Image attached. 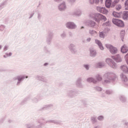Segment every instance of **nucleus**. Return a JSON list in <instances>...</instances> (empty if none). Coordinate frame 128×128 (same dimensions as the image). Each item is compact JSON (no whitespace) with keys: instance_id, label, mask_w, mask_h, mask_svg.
I'll return each instance as SVG.
<instances>
[{"instance_id":"nucleus-1","label":"nucleus","mask_w":128,"mask_h":128,"mask_svg":"<svg viewBox=\"0 0 128 128\" xmlns=\"http://www.w3.org/2000/svg\"><path fill=\"white\" fill-rule=\"evenodd\" d=\"M104 78L103 84H110V82H114L116 80H118V76L112 72H108L106 73Z\"/></svg>"},{"instance_id":"nucleus-2","label":"nucleus","mask_w":128,"mask_h":128,"mask_svg":"<svg viewBox=\"0 0 128 128\" xmlns=\"http://www.w3.org/2000/svg\"><path fill=\"white\" fill-rule=\"evenodd\" d=\"M91 18L95 20L96 22H100L102 20L104 22H106V17L100 13H94L91 14Z\"/></svg>"},{"instance_id":"nucleus-3","label":"nucleus","mask_w":128,"mask_h":128,"mask_svg":"<svg viewBox=\"0 0 128 128\" xmlns=\"http://www.w3.org/2000/svg\"><path fill=\"white\" fill-rule=\"evenodd\" d=\"M54 32L52 31H49L48 32L47 36H46V42L47 44L50 46L52 44V39L54 38Z\"/></svg>"},{"instance_id":"nucleus-4","label":"nucleus","mask_w":128,"mask_h":128,"mask_svg":"<svg viewBox=\"0 0 128 128\" xmlns=\"http://www.w3.org/2000/svg\"><path fill=\"white\" fill-rule=\"evenodd\" d=\"M112 22L114 24L117 26L119 28H124V23L122 20L118 18H113L112 19Z\"/></svg>"},{"instance_id":"nucleus-5","label":"nucleus","mask_w":128,"mask_h":128,"mask_svg":"<svg viewBox=\"0 0 128 128\" xmlns=\"http://www.w3.org/2000/svg\"><path fill=\"white\" fill-rule=\"evenodd\" d=\"M106 46L108 50H109L112 54H116L118 53V48L112 45L106 44Z\"/></svg>"},{"instance_id":"nucleus-6","label":"nucleus","mask_w":128,"mask_h":128,"mask_svg":"<svg viewBox=\"0 0 128 128\" xmlns=\"http://www.w3.org/2000/svg\"><path fill=\"white\" fill-rule=\"evenodd\" d=\"M28 78V76H18L14 78L13 80H18L16 86H20V82H22L24 78Z\"/></svg>"},{"instance_id":"nucleus-7","label":"nucleus","mask_w":128,"mask_h":128,"mask_svg":"<svg viewBox=\"0 0 128 128\" xmlns=\"http://www.w3.org/2000/svg\"><path fill=\"white\" fill-rule=\"evenodd\" d=\"M65 26L68 30H76L77 28L76 24L72 22H67Z\"/></svg>"},{"instance_id":"nucleus-8","label":"nucleus","mask_w":128,"mask_h":128,"mask_svg":"<svg viewBox=\"0 0 128 128\" xmlns=\"http://www.w3.org/2000/svg\"><path fill=\"white\" fill-rule=\"evenodd\" d=\"M68 50L72 54H76V52H78V50H76V44L71 43L68 46Z\"/></svg>"},{"instance_id":"nucleus-9","label":"nucleus","mask_w":128,"mask_h":128,"mask_svg":"<svg viewBox=\"0 0 128 128\" xmlns=\"http://www.w3.org/2000/svg\"><path fill=\"white\" fill-rule=\"evenodd\" d=\"M78 94V91L76 90H68L67 92V96L68 98H74Z\"/></svg>"},{"instance_id":"nucleus-10","label":"nucleus","mask_w":128,"mask_h":128,"mask_svg":"<svg viewBox=\"0 0 128 128\" xmlns=\"http://www.w3.org/2000/svg\"><path fill=\"white\" fill-rule=\"evenodd\" d=\"M106 62L112 68H116V64L112 59L108 58L106 59Z\"/></svg>"},{"instance_id":"nucleus-11","label":"nucleus","mask_w":128,"mask_h":128,"mask_svg":"<svg viewBox=\"0 0 128 128\" xmlns=\"http://www.w3.org/2000/svg\"><path fill=\"white\" fill-rule=\"evenodd\" d=\"M58 10L60 12H64L66 10V2H63L62 3L60 4L58 6Z\"/></svg>"},{"instance_id":"nucleus-12","label":"nucleus","mask_w":128,"mask_h":128,"mask_svg":"<svg viewBox=\"0 0 128 128\" xmlns=\"http://www.w3.org/2000/svg\"><path fill=\"white\" fill-rule=\"evenodd\" d=\"M97 10L99 12H102V14H108V11L106 8L104 7H97L96 8Z\"/></svg>"},{"instance_id":"nucleus-13","label":"nucleus","mask_w":128,"mask_h":128,"mask_svg":"<svg viewBox=\"0 0 128 128\" xmlns=\"http://www.w3.org/2000/svg\"><path fill=\"white\" fill-rule=\"evenodd\" d=\"M112 58L116 62H122V59L120 54L112 56Z\"/></svg>"},{"instance_id":"nucleus-14","label":"nucleus","mask_w":128,"mask_h":128,"mask_svg":"<svg viewBox=\"0 0 128 128\" xmlns=\"http://www.w3.org/2000/svg\"><path fill=\"white\" fill-rule=\"evenodd\" d=\"M72 15L75 16H82V11L80 9H76L73 12Z\"/></svg>"},{"instance_id":"nucleus-15","label":"nucleus","mask_w":128,"mask_h":128,"mask_svg":"<svg viewBox=\"0 0 128 128\" xmlns=\"http://www.w3.org/2000/svg\"><path fill=\"white\" fill-rule=\"evenodd\" d=\"M96 22L92 20H88L86 22V24L90 28H94V26H96Z\"/></svg>"},{"instance_id":"nucleus-16","label":"nucleus","mask_w":128,"mask_h":128,"mask_svg":"<svg viewBox=\"0 0 128 128\" xmlns=\"http://www.w3.org/2000/svg\"><path fill=\"white\" fill-rule=\"evenodd\" d=\"M36 80H40L44 82H48V80L46 79V78L42 76H36Z\"/></svg>"},{"instance_id":"nucleus-17","label":"nucleus","mask_w":128,"mask_h":128,"mask_svg":"<svg viewBox=\"0 0 128 128\" xmlns=\"http://www.w3.org/2000/svg\"><path fill=\"white\" fill-rule=\"evenodd\" d=\"M120 52L122 54H126L128 52V46L126 44L123 45L120 48Z\"/></svg>"},{"instance_id":"nucleus-18","label":"nucleus","mask_w":128,"mask_h":128,"mask_svg":"<svg viewBox=\"0 0 128 128\" xmlns=\"http://www.w3.org/2000/svg\"><path fill=\"white\" fill-rule=\"evenodd\" d=\"M90 56H92V58H95L96 56V50L94 49V48H90Z\"/></svg>"},{"instance_id":"nucleus-19","label":"nucleus","mask_w":128,"mask_h":128,"mask_svg":"<svg viewBox=\"0 0 128 128\" xmlns=\"http://www.w3.org/2000/svg\"><path fill=\"white\" fill-rule=\"evenodd\" d=\"M95 42L98 44V46L99 47V48L101 50H104V46H102V42L100 40H95Z\"/></svg>"},{"instance_id":"nucleus-20","label":"nucleus","mask_w":128,"mask_h":128,"mask_svg":"<svg viewBox=\"0 0 128 128\" xmlns=\"http://www.w3.org/2000/svg\"><path fill=\"white\" fill-rule=\"evenodd\" d=\"M112 16H114V18H122V12H116L114 11L112 13Z\"/></svg>"},{"instance_id":"nucleus-21","label":"nucleus","mask_w":128,"mask_h":128,"mask_svg":"<svg viewBox=\"0 0 128 128\" xmlns=\"http://www.w3.org/2000/svg\"><path fill=\"white\" fill-rule=\"evenodd\" d=\"M82 80L81 78H79L77 79L76 81V86L78 88H82Z\"/></svg>"},{"instance_id":"nucleus-22","label":"nucleus","mask_w":128,"mask_h":128,"mask_svg":"<svg viewBox=\"0 0 128 128\" xmlns=\"http://www.w3.org/2000/svg\"><path fill=\"white\" fill-rule=\"evenodd\" d=\"M90 120L92 124H98V120H96V116H91Z\"/></svg>"},{"instance_id":"nucleus-23","label":"nucleus","mask_w":128,"mask_h":128,"mask_svg":"<svg viewBox=\"0 0 128 128\" xmlns=\"http://www.w3.org/2000/svg\"><path fill=\"white\" fill-rule=\"evenodd\" d=\"M120 68L122 71L124 72V74H128V68L126 65H123L120 66Z\"/></svg>"},{"instance_id":"nucleus-24","label":"nucleus","mask_w":128,"mask_h":128,"mask_svg":"<svg viewBox=\"0 0 128 128\" xmlns=\"http://www.w3.org/2000/svg\"><path fill=\"white\" fill-rule=\"evenodd\" d=\"M122 18L124 19L125 20H128V11H124L122 12Z\"/></svg>"},{"instance_id":"nucleus-25","label":"nucleus","mask_w":128,"mask_h":128,"mask_svg":"<svg viewBox=\"0 0 128 128\" xmlns=\"http://www.w3.org/2000/svg\"><path fill=\"white\" fill-rule=\"evenodd\" d=\"M52 122V124H62V121L60 120H49L46 122Z\"/></svg>"},{"instance_id":"nucleus-26","label":"nucleus","mask_w":128,"mask_h":128,"mask_svg":"<svg viewBox=\"0 0 128 128\" xmlns=\"http://www.w3.org/2000/svg\"><path fill=\"white\" fill-rule=\"evenodd\" d=\"M54 105L52 104H46L44 106L41 108L40 110H46L47 108H52Z\"/></svg>"},{"instance_id":"nucleus-27","label":"nucleus","mask_w":128,"mask_h":128,"mask_svg":"<svg viewBox=\"0 0 128 128\" xmlns=\"http://www.w3.org/2000/svg\"><path fill=\"white\" fill-rule=\"evenodd\" d=\"M125 34H126V31L124 30H121L120 32V37L122 42H124V38Z\"/></svg>"},{"instance_id":"nucleus-28","label":"nucleus","mask_w":128,"mask_h":128,"mask_svg":"<svg viewBox=\"0 0 128 128\" xmlns=\"http://www.w3.org/2000/svg\"><path fill=\"white\" fill-rule=\"evenodd\" d=\"M87 82H93V84H96L97 81L93 78H87Z\"/></svg>"},{"instance_id":"nucleus-29","label":"nucleus","mask_w":128,"mask_h":128,"mask_svg":"<svg viewBox=\"0 0 128 128\" xmlns=\"http://www.w3.org/2000/svg\"><path fill=\"white\" fill-rule=\"evenodd\" d=\"M120 77L122 82H128V77H126L124 74H122L120 75Z\"/></svg>"},{"instance_id":"nucleus-30","label":"nucleus","mask_w":128,"mask_h":128,"mask_svg":"<svg viewBox=\"0 0 128 128\" xmlns=\"http://www.w3.org/2000/svg\"><path fill=\"white\" fill-rule=\"evenodd\" d=\"M8 4V0H5L2 3L0 4V10H2L4 8V6H6Z\"/></svg>"},{"instance_id":"nucleus-31","label":"nucleus","mask_w":128,"mask_h":128,"mask_svg":"<svg viewBox=\"0 0 128 128\" xmlns=\"http://www.w3.org/2000/svg\"><path fill=\"white\" fill-rule=\"evenodd\" d=\"M105 66L104 62H100L97 63L96 66L98 68H104V66Z\"/></svg>"},{"instance_id":"nucleus-32","label":"nucleus","mask_w":128,"mask_h":128,"mask_svg":"<svg viewBox=\"0 0 128 128\" xmlns=\"http://www.w3.org/2000/svg\"><path fill=\"white\" fill-rule=\"evenodd\" d=\"M60 36L62 40H64V38H66L67 34H66V32L64 31L60 34Z\"/></svg>"},{"instance_id":"nucleus-33","label":"nucleus","mask_w":128,"mask_h":128,"mask_svg":"<svg viewBox=\"0 0 128 128\" xmlns=\"http://www.w3.org/2000/svg\"><path fill=\"white\" fill-rule=\"evenodd\" d=\"M42 120H44V119H41L38 122L40 124V125H38L36 126V128H42V126L44 125V124L42 123Z\"/></svg>"},{"instance_id":"nucleus-34","label":"nucleus","mask_w":128,"mask_h":128,"mask_svg":"<svg viewBox=\"0 0 128 128\" xmlns=\"http://www.w3.org/2000/svg\"><path fill=\"white\" fill-rule=\"evenodd\" d=\"M120 102H126V97L124 96H120Z\"/></svg>"},{"instance_id":"nucleus-35","label":"nucleus","mask_w":128,"mask_h":128,"mask_svg":"<svg viewBox=\"0 0 128 128\" xmlns=\"http://www.w3.org/2000/svg\"><path fill=\"white\" fill-rule=\"evenodd\" d=\"M44 50L46 54H50V50H48L46 46L44 47Z\"/></svg>"},{"instance_id":"nucleus-36","label":"nucleus","mask_w":128,"mask_h":128,"mask_svg":"<svg viewBox=\"0 0 128 128\" xmlns=\"http://www.w3.org/2000/svg\"><path fill=\"white\" fill-rule=\"evenodd\" d=\"M97 119L100 122H102L104 120V117L103 116H100L97 118Z\"/></svg>"},{"instance_id":"nucleus-37","label":"nucleus","mask_w":128,"mask_h":128,"mask_svg":"<svg viewBox=\"0 0 128 128\" xmlns=\"http://www.w3.org/2000/svg\"><path fill=\"white\" fill-rule=\"evenodd\" d=\"M96 78L97 80H98V82H100V81L102 80V76H100V74L96 76Z\"/></svg>"},{"instance_id":"nucleus-38","label":"nucleus","mask_w":128,"mask_h":128,"mask_svg":"<svg viewBox=\"0 0 128 128\" xmlns=\"http://www.w3.org/2000/svg\"><path fill=\"white\" fill-rule=\"evenodd\" d=\"M26 126L27 128H34V124H27Z\"/></svg>"},{"instance_id":"nucleus-39","label":"nucleus","mask_w":128,"mask_h":128,"mask_svg":"<svg viewBox=\"0 0 128 128\" xmlns=\"http://www.w3.org/2000/svg\"><path fill=\"white\" fill-rule=\"evenodd\" d=\"M106 94H112L114 91H112V90H106Z\"/></svg>"},{"instance_id":"nucleus-40","label":"nucleus","mask_w":128,"mask_h":128,"mask_svg":"<svg viewBox=\"0 0 128 128\" xmlns=\"http://www.w3.org/2000/svg\"><path fill=\"white\" fill-rule=\"evenodd\" d=\"M94 90H97V92H102V88L98 86L94 87Z\"/></svg>"},{"instance_id":"nucleus-41","label":"nucleus","mask_w":128,"mask_h":128,"mask_svg":"<svg viewBox=\"0 0 128 128\" xmlns=\"http://www.w3.org/2000/svg\"><path fill=\"white\" fill-rule=\"evenodd\" d=\"M103 26H110V20H108L105 23H104Z\"/></svg>"},{"instance_id":"nucleus-42","label":"nucleus","mask_w":128,"mask_h":128,"mask_svg":"<svg viewBox=\"0 0 128 128\" xmlns=\"http://www.w3.org/2000/svg\"><path fill=\"white\" fill-rule=\"evenodd\" d=\"M125 10H128V0H126L124 2Z\"/></svg>"},{"instance_id":"nucleus-43","label":"nucleus","mask_w":128,"mask_h":128,"mask_svg":"<svg viewBox=\"0 0 128 128\" xmlns=\"http://www.w3.org/2000/svg\"><path fill=\"white\" fill-rule=\"evenodd\" d=\"M81 102L83 104L84 106H88V103L86 102V100H82Z\"/></svg>"},{"instance_id":"nucleus-44","label":"nucleus","mask_w":128,"mask_h":128,"mask_svg":"<svg viewBox=\"0 0 128 128\" xmlns=\"http://www.w3.org/2000/svg\"><path fill=\"white\" fill-rule=\"evenodd\" d=\"M118 2L114 0L112 4H111V8H114V6H116V4H118Z\"/></svg>"},{"instance_id":"nucleus-45","label":"nucleus","mask_w":128,"mask_h":128,"mask_svg":"<svg viewBox=\"0 0 128 128\" xmlns=\"http://www.w3.org/2000/svg\"><path fill=\"white\" fill-rule=\"evenodd\" d=\"M89 34H91V36H93L94 34H96V32L94 30H90Z\"/></svg>"},{"instance_id":"nucleus-46","label":"nucleus","mask_w":128,"mask_h":128,"mask_svg":"<svg viewBox=\"0 0 128 128\" xmlns=\"http://www.w3.org/2000/svg\"><path fill=\"white\" fill-rule=\"evenodd\" d=\"M68 2L69 4H74V2H76V0H66Z\"/></svg>"},{"instance_id":"nucleus-47","label":"nucleus","mask_w":128,"mask_h":128,"mask_svg":"<svg viewBox=\"0 0 128 128\" xmlns=\"http://www.w3.org/2000/svg\"><path fill=\"white\" fill-rule=\"evenodd\" d=\"M68 36L69 38H72L74 36V34H72V32L70 31L68 32Z\"/></svg>"},{"instance_id":"nucleus-48","label":"nucleus","mask_w":128,"mask_h":128,"mask_svg":"<svg viewBox=\"0 0 128 128\" xmlns=\"http://www.w3.org/2000/svg\"><path fill=\"white\" fill-rule=\"evenodd\" d=\"M42 14H40V13H38V20H42Z\"/></svg>"},{"instance_id":"nucleus-49","label":"nucleus","mask_w":128,"mask_h":128,"mask_svg":"<svg viewBox=\"0 0 128 128\" xmlns=\"http://www.w3.org/2000/svg\"><path fill=\"white\" fill-rule=\"evenodd\" d=\"M84 66L86 70H90V66L88 64H84Z\"/></svg>"},{"instance_id":"nucleus-50","label":"nucleus","mask_w":128,"mask_h":128,"mask_svg":"<svg viewBox=\"0 0 128 128\" xmlns=\"http://www.w3.org/2000/svg\"><path fill=\"white\" fill-rule=\"evenodd\" d=\"M4 28H6V26H4V25H1L0 26V30L2 32V30H4Z\"/></svg>"},{"instance_id":"nucleus-51","label":"nucleus","mask_w":128,"mask_h":128,"mask_svg":"<svg viewBox=\"0 0 128 128\" xmlns=\"http://www.w3.org/2000/svg\"><path fill=\"white\" fill-rule=\"evenodd\" d=\"M100 38H104V34L102 32L100 33Z\"/></svg>"},{"instance_id":"nucleus-52","label":"nucleus","mask_w":128,"mask_h":128,"mask_svg":"<svg viewBox=\"0 0 128 128\" xmlns=\"http://www.w3.org/2000/svg\"><path fill=\"white\" fill-rule=\"evenodd\" d=\"M120 8H122V6H120V4H118L116 6V10H120Z\"/></svg>"},{"instance_id":"nucleus-53","label":"nucleus","mask_w":128,"mask_h":128,"mask_svg":"<svg viewBox=\"0 0 128 128\" xmlns=\"http://www.w3.org/2000/svg\"><path fill=\"white\" fill-rule=\"evenodd\" d=\"M125 59L126 60V62L127 64L128 65V53L126 55Z\"/></svg>"},{"instance_id":"nucleus-54","label":"nucleus","mask_w":128,"mask_h":128,"mask_svg":"<svg viewBox=\"0 0 128 128\" xmlns=\"http://www.w3.org/2000/svg\"><path fill=\"white\" fill-rule=\"evenodd\" d=\"M105 4H112V2H110V0H106Z\"/></svg>"},{"instance_id":"nucleus-55","label":"nucleus","mask_w":128,"mask_h":128,"mask_svg":"<svg viewBox=\"0 0 128 128\" xmlns=\"http://www.w3.org/2000/svg\"><path fill=\"white\" fill-rule=\"evenodd\" d=\"M4 52H6V50H8V46H5L4 48Z\"/></svg>"},{"instance_id":"nucleus-56","label":"nucleus","mask_w":128,"mask_h":128,"mask_svg":"<svg viewBox=\"0 0 128 128\" xmlns=\"http://www.w3.org/2000/svg\"><path fill=\"white\" fill-rule=\"evenodd\" d=\"M105 6L107 8H110V7L112 8V4H105Z\"/></svg>"},{"instance_id":"nucleus-57","label":"nucleus","mask_w":128,"mask_h":128,"mask_svg":"<svg viewBox=\"0 0 128 128\" xmlns=\"http://www.w3.org/2000/svg\"><path fill=\"white\" fill-rule=\"evenodd\" d=\"M12 52L6 53V56L7 57L12 56Z\"/></svg>"},{"instance_id":"nucleus-58","label":"nucleus","mask_w":128,"mask_h":128,"mask_svg":"<svg viewBox=\"0 0 128 128\" xmlns=\"http://www.w3.org/2000/svg\"><path fill=\"white\" fill-rule=\"evenodd\" d=\"M122 122H124V124L128 127V122H126L124 120H123Z\"/></svg>"},{"instance_id":"nucleus-59","label":"nucleus","mask_w":128,"mask_h":128,"mask_svg":"<svg viewBox=\"0 0 128 128\" xmlns=\"http://www.w3.org/2000/svg\"><path fill=\"white\" fill-rule=\"evenodd\" d=\"M38 101V100L36 98H34L33 100V102H37Z\"/></svg>"},{"instance_id":"nucleus-60","label":"nucleus","mask_w":128,"mask_h":128,"mask_svg":"<svg viewBox=\"0 0 128 128\" xmlns=\"http://www.w3.org/2000/svg\"><path fill=\"white\" fill-rule=\"evenodd\" d=\"M34 13H32L30 14V16L29 17V18L30 19L32 18V16H34Z\"/></svg>"},{"instance_id":"nucleus-61","label":"nucleus","mask_w":128,"mask_h":128,"mask_svg":"<svg viewBox=\"0 0 128 128\" xmlns=\"http://www.w3.org/2000/svg\"><path fill=\"white\" fill-rule=\"evenodd\" d=\"M90 2L91 4H94V0H90Z\"/></svg>"},{"instance_id":"nucleus-62","label":"nucleus","mask_w":128,"mask_h":128,"mask_svg":"<svg viewBox=\"0 0 128 128\" xmlns=\"http://www.w3.org/2000/svg\"><path fill=\"white\" fill-rule=\"evenodd\" d=\"M56 47L57 48H60V46L59 44H56Z\"/></svg>"},{"instance_id":"nucleus-63","label":"nucleus","mask_w":128,"mask_h":128,"mask_svg":"<svg viewBox=\"0 0 128 128\" xmlns=\"http://www.w3.org/2000/svg\"><path fill=\"white\" fill-rule=\"evenodd\" d=\"M94 2L96 4H98L100 2V0H94Z\"/></svg>"},{"instance_id":"nucleus-64","label":"nucleus","mask_w":128,"mask_h":128,"mask_svg":"<svg viewBox=\"0 0 128 128\" xmlns=\"http://www.w3.org/2000/svg\"><path fill=\"white\" fill-rule=\"evenodd\" d=\"M26 100H24L22 102H21V104H24L25 102H26Z\"/></svg>"}]
</instances>
